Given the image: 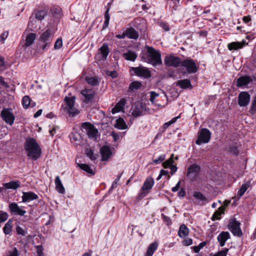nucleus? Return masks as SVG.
Returning <instances> with one entry per match:
<instances>
[{"label": "nucleus", "instance_id": "1", "mask_svg": "<svg viewBox=\"0 0 256 256\" xmlns=\"http://www.w3.org/2000/svg\"><path fill=\"white\" fill-rule=\"evenodd\" d=\"M146 51L140 54L142 60L156 66L162 64L160 53L152 46H146Z\"/></svg>", "mask_w": 256, "mask_h": 256}, {"label": "nucleus", "instance_id": "2", "mask_svg": "<svg viewBox=\"0 0 256 256\" xmlns=\"http://www.w3.org/2000/svg\"><path fill=\"white\" fill-rule=\"evenodd\" d=\"M24 149L27 152V156L33 160H37L41 156V148L34 138H28L26 139Z\"/></svg>", "mask_w": 256, "mask_h": 256}, {"label": "nucleus", "instance_id": "3", "mask_svg": "<svg viewBox=\"0 0 256 256\" xmlns=\"http://www.w3.org/2000/svg\"><path fill=\"white\" fill-rule=\"evenodd\" d=\"M53 38V34L52 30L48 29L40 36L39 41L40 45L41 46L42 51H44L46 48H48L52 42Z\"/></svg>", "mask_w": 256, "mask_h": 256}, {"label": "nucleus", "instance_id": "4", "mask_svg": "<svg viewBox=\"0 0 256 256\" xmlns=\"http://www.w3.org/2000/svg\"><path fill=\"white\" fill-rule=\"evenodd\" d=\"M154 184V180L152 177H148L144 182L142 186L140 189V191L138 198V200L142 199L149 192Z\"/></svg>", "mask_w": 256, "mask_h": 256}, {"label": "nucleus", "instance_id": "5", "mask_svg": "<svg viewBox=\"0 0 256 256\" xmlns=\"http://www.w3.org/2000/svg\"><path fill=\"white\" fill-rule=\"evenodd\" d=\"M240 223L236 220V218L230 219L228 223V229L234 236L241 237L242 232L240 228Z\"/></svg>", "mask_w": 256, "mask_h": 256}, {"label": "nucleus", "instance_id": "6", "mask_svg": "<svg viewBox=\"0 0 256 256\" xmlns=\"http://www.w3.org/2000/svg\"><path fill=\"white\" fill-rule=\"evenodd\" d=\"M81 128L83 132L86 133L89 138L96 139V136L98 131L92 124L88 122L82 123Z\"/></svg>", "mask_w": 256, "mask_h": 256}, {"label": "nucleus", "instance_id": "7", "mask_svg": "<svg viewBox=\"0 0 256 256\" xmlns=\"http://www.w3.org/2000/svg\"><path fill=\"white\" fill-rule=\"evenodd\" d=\"M210 138L211 132L210 130L206 128H202L198 133V136L196 143L198 145L206 144L209 142Z\"/></svg>", "mask_w": 256, "mask_h": 256}, {"label": "nucleus", "instance_id": "8", "mask_svg": "<svg viewBox=\"0 0 256 256\" xmlns=\"http://www.w3.org/2000/svg\"><path fill=\"white\" fill-rule=\"evenodd\" d=\"M180 66L186 69V72H184V74L186 73L194 74L198 70V67L196 66L195 62L190 58L182 61Z\"/></svg>", "mask_w": 256, "mask_h": 256}, {"label": "nucleus", "instance_id": "9", "mask_svg": "<svg viewBox=\"0 0 256 256\" xmlns=\"http://www.w3.org/2000/svg\"><path fill=\"white\" fill-rule=\"evenodd\" d=\"M75 97L72 96L68 98L66 96L64 98L65 104L64 108L66 110L70 116H74L79 113L78 110L74 106Z\"/></svg>", "mask_w": 256, "mask_h": 256}, {"label": "nucleus", "instance_id": "10", "mask_svg": "<svg viewBox=\"0 0 256 256\" xmlns=\"http://www.w3.org/2000/svg\"><path fill=\"white\" fill-rule=\"evenodd\" d=\"M0 116L6 123L12 126L14 121L15 116L12 112V109L4 108L0 112Z\"/></svg>", "mask_w": 256, "mask_h": 256}, {"label": "nucleus", "instance_id": "11", "mask_svg": "<svg viewBox=\"0 0 256 256\" xmlns=\"http://www.w3.org/2000/svg\"><path fill=\"white\" fill-rule=\"evenodd\" d=\"M80 94L82 96L81 100L82 102L88 104L92 101L94 98L96 92L92 88H85L81 91Z\"/></svg>", "mask_w": 256, "mask_h": 256}, {"label": "nucleus", "instance_id": "12", "mask_svg": "<svg viewBox=\"0 0 256 256\" xmlns=\"http://www.w3.org/2000/svg\"><path fill=\"white\" fill-rule=\"evenodd\" d=\"M200 171V166L196 164H194L188 168L186 176L192 180H195Z\"/></svg>", "mask_w": 256, "mask_h": 256}, {"label": "nucleus", "instance_id": "13", "mask_svg": "<svg viewBox=\"0 0 256 256\" xmlns=\"http://www.w3.org/2000/svg\"><path fill=\"white\" fill-rule=\"evenodd\" d=\"M164 62L165 65L167 66L178 68L180 66L182 61L179 57L170 55L165 56Z\"/></svg>", "mask_w": 256, "mask_h": 256}, {"label": "nucleus", "instance_id": "14", "mask_svg": "<svg viewBox=\"0 0 256 256\" xmlns=\"http://www.w3.org/2000/svg\"><path fill=\"white\" fill-rule=\"evenodd\" d=\"M132 70L136 76L140 77L148 78L151 76L150 71L146 67L141 66L132 67Z\"/></svg>", "mask_w": 256, "mask_h": 256}, {"label": "nucleus", "instance_id": "15", "mask_svg": "<svg viewBox=\"0 0 256 256\" xmlns=\"http://www.w3.org/2000/svg\"><path fill=\"white\" fill-rule=\"evenodd\" d=\"M146 112V106L142 102L135 103L134 107L132 110V114L134 117L144 115Z\"/></svg>", "mask_w": 256, "mask_h": 256}, {"label": "nucleus", "instance_id": "16", "mask_svg": "<svg viewBox=\"0 0 256 256\" xmlns=\"http://www.w3.org/2000/svg\"><path fill=\"white\" fill-rule=\"evenodd\" d=\"M250 96L248 92H242L238 96V104L240 106H247L250 101Z\"/></svg>", "mask_w": 256, "mask_h": 256}, {"label": "nucleus", "instance_id": "17", "mask_svg": "<svg viewBox=\"0 0 256 256\" xmlns=\"http://www.w3.org/2000/svg\"><path fill=\"white\" fill-rule=\"evenodd\" d=\"M8 208L12 214L23 216L26 213V211L21 209L16 202L9 204Z\"/></svg>", "mask_w": 256, "mask_h": 256}, {"label": "nucleus", "instance_id": "18", "mask_svg": "<svg viewBox=\"0 0 256 256\" xmlns=\"http://www.w3.org/2000/svg\"><path fill=\"white\" fill-rule=\"evenodd\" d=\"M22 194V198L23 202H28L38 198V196L32 192H23Z\"/></svg>", "mask_w": 256, "mask_h": 256}, {"label": "nucleus", "instance_id": "19", "mask_svg": "<svg viewBox=\"0 0 256 256\" xmlns=\"http://www.w3.org/2000/svg\"><path fill=\"white\" fill-rule=\"evenodd\" d=\"M100 152L102 161L108 160L112 154L110 148L107 146H102L100 149Z\"/></svg>", "mask_w": 256, "mask_h": 256}, {"label": "nucleus", "instance_id": "20", "mask_svg": "<svg viewBox=\"0 0 256 256\" xmlns=\"http://www.w3.org/2000/svg\"><path fill=\"white\" fill-rule=\"evenodd\" d=\"M230 238V234L228 232H222L218 236L217 240L220 246L222 247L224 246L226 242Z\"/></svg>", "mask_w": 256, "mask_h": 256}, {"label": "nucleus", "instance_id": "21", "mask_svg": "<svg viewBox=\"0 0 256 256\" xmlns=\"http://www.w3.org/2000/svg\"><path fill=\"white\" fill-rule=\"evenodd\" d=\"M252 81V78L250 76H242L238 78L236 80V86L241 87L248 84Z\"/></svg>", "mask_w": 256, "mask_h": 256}, {"label": "nucleus", "instance_id": "22", "mask_svg": "<svg viewBox=\"0 0 256 256\" xmlns=\"http://www.w3.org/2000/svg\"><path fill=\"white\" fill-rule=\"evenodd\" d=\"M126 100L125 98H121L120 100L116 104L115 106L112 109V112L114 114L120 111H122L126 104Z\"/></svg>", "mask_w": 256, "mask_h": 256}, {"label": "nucleus", "instance_id": "23", "mask_svg": "<svg viewBox=\"0 0 256 256\" xmlns=\"http://www.w3.org/2000/svg\"><path fill=\"white\" fill-rule=\"evenodd\" d=\"M176 86L182 89L192 88L190 81L188 79L178 80L176 82Z\"/></svg>", "mask_w": 256, "mask_h": 256}, {"label": "nucleus", "instance_id": "24", "mask_svg": "<svg viewBox=\"0 0 256 256\" xmlns=\"http://www.w3.org/2000/svg\"><path fill=\"white\" fill-rule=\"evenodd\" d=\"M125 35L130 39L136 40L138 38V32L132 27H130L126 30Z\"/></svg>", "mask_w": 256, "mask_h": 256}, {"label": "nucleus", "instance_id": "25", "mask_svg": "<svg viewBox=\"0 0 256 256\" xmlns=\"http://www.w3.org/2000/svg\"><path fill=\"white\" fill-rule=\"evenodd\" d=\"M34 14L36 20H42L47 15L48 10L46 8L37 10H35Z\"/></svg>", "mask_w": 256, "mask_h": 256}, {"label": "nucleus", "instance_id": "26", "mask_svg": "<svg viewBox=\"0 0 256 256\" xmlns=\"http://www.w3.org/2000/svg\"><path fill=\"white\" fill-rule=\"evenodd\" d=\"M127 60L134 62L138 57L136 53L134 51L128 50L122 55Z\"/></svg>", "mask_w": 256, "mask_h": 256}, {"label": "nucleus", "instance_id": "27", "mask_svg": "<svg viewBox=\"0 0 256 256\" xmlns=\"http://www.w3.org/2000/svg\"><path fill=\"white\" fill-rule=\"evenodd\" d=\"M20 182L19 180H12L8 182L4 183V186L6 189L16 190L20 187Z\"/></svg>", "mask_w": 256, "mask_h": 256}, {"label": "nucleus", "instance_id": "28", "mask_svg": "<svg viewBox=\"0 0 256 256\" xmlns=\"http://www.w3.org/2000/svg\"><path fill=\"white\" fill-rule=\"evenodd\" d=\"M36 38V34L32 32L28 34L26 36V42L24 46L27 48L31 46L34 43Z\"/></svg>", "mask_w": 256, "mask_h": 256}, {"label": "nucleus", "instance_id": "29", "mask_svg": "<svg viewBox=\"0 0 256 256\" xmlns=\"http://www.w3.org/2000/svg\"><path fill=\"white\" fill-rule=\"evenodd\" d=\"M56 188L60 194H64L65 192V189L64 187L59 176H56L55 178Z\"/></svg>", "mask_w": 256, "mask_h": 256}, {"label": "nucleus", "instance_id": "30", "mask_svg": "<svg viewBox=\"0 0 256 256\" xmlns=\"http://www.w3.org/2000/svg\"><path fill=\"white\" fill-rule=\"evenodd\" d=\"M114 126L118 130H126L128 128V126L124 119L122 118H119L116 120V122L114 124Z\"/></svg>", "mask_w": 256, "mask_h": 256}, {"label": "nucleus", "instance_id": "31", "mask_svg": "<svg viewBox=\"0 0 256 256\" xmlns=\"http://www.w3.org/2000/svg\"><path fill=\"white\" fill-rule=\"evenodd\" d=\"M189 234V230L186 227V226L182 224L179 228V230L178 232V234L180 237L182 238H185L186 236H188Z\"/></svg>", "mask_w": 256, "mask_h": 256}, {"label": "nucleus", "instance_id": "32", "mask_svg": "<svg viewBox=\"0 0 256 256\" xmlns=\"http://www.w3.org/2000/svg\"><path fill=\"white\" fill-rule=\"evenodd\" d=\"M70 138L72 142L76 146L80 144L82 141V137L78 133H72Z\"/></svg>", "mask_w": 256, "mask_h": 256}, {"label": "nucleus", "instance_id": "33", "mask_svg": "<svg viewBox=\"0 0 256 256\" xmlns=\"http://www.w3.org/2000/svg\"><path fill=\"white\" fill-rule=\"evenodd\" d=\"M13 220L10 219L3 228V232L5 234H10L13 227Z\"/></svg>", "mask_w": 256, "mask_h": 256}, {"label": "nucleus", "instance_id": "34", "mask_svg": "<svg viewBox=\"0 0 256 256\" xmlns=\"http://www.w3.org/2000/svg\"><path fill=\"white\" fill-rule=\"evenodd\" d=\"M158 246V244L154 242L152 243L148 248L145 256H152L156 250Z\"/></svg>", "mask_w": 256, "mask_h": 256}, {"label": "nucleus", "instance_id": "35", "mask_svg": "<svg viewBox=\"0 0 256 256\" xmlns=\"http://www.w3.org/2000/svg\"><path fill=\"white\" fill-rule=\"evenodd\" d=\"M245 42L244 41L242 42H232L229 44L228 46L229 50H237L238 48H242L245 44Z\"/></svg>", "mask_w": 256, "mask_h": 256}, {"label": "nucleus", "instance_id": "36", "mask_svg": "<svg viewBox=\"0 0 256 256\" xmlns=\"http://www.w3.org/2000/svg\"><path fill=\"white\" fill-rule=\"evenodd\" d=\"M78 166L82 170L86 172L88 174H90L92 175H94L95 174V172L94 170L90 167V166L87 164H78Z\"/></svg>", "mask_w": 256, "mask_h": 256}, {"label": "nucleus", "instance_id": "37", "mask_svg": "<svg viewBox=\"0 0 256 256\" xmlns=\"http://www.w3.org/2000/svg\"><path fill=\"white\" fill-rule=\"evenodd\" d=\"M224 208L223 206H220L218 210L216 211L212 218V220L213 221H214L216 220H218L220 219V216L222 214H224Z\"/></svg>", "mask_w": 256, "mask_h": 256}, {"label": "nucleus", "instance_id": "38", "mask_svg": "<svg viewBox=\"0 0 256 256\" xmlns=\"http://www.w3.org/2000/svg\"><path fill=\"white\" fill-rule=\"evenodd\" d=\"M99 50L102 55V58H106L110 52L108 44L104 43Z\"/></svg>", "mask_w": 256, "mask_h": 256}, {"label": "nucleus", "instance_id": "39", "mask_svg": "<svg viewBox=\"0 0 256 256\" xmlns=\"http://www.w3.org/2000/svg\"><path fill=\"white\" fill-rule=\"evenodd\" d=\"M228 152L234 155L238 156L239 154L238 144L234 142L230 144L228 147Z\"/></svg>", "mask_w": 256, "mask_h": 256}, {"label": "nucleus", "instance_id": "40", "mask_svg": "<svg viewBox=\"0 0 256 256\" xmlns=\"http://www.w3.org/2000/svg\"><path fill=\"white\" fill-rule=\"evenodd\" d=\"M86 156L88 157L92 160H96L98 156V154H94V150L90 148H86Z\"/></svg>", "mask_w": 256, "mask_h": 256}, {"label": "nucleus", "instance_id": "41", "mask_svg": "<svg viewBox=\"0 0 256 256\" xmlns=\"http://www.w3.org/2000/svg\"><path fill=\"white\" fill-rule=\"evenodd\" d=\"M110 8H106V10L104 13V22L102 26V29H105L108 27L109 21L110 19V16L109 14Z\"/></svg>", "mask_w": 256, "mask_h": 256}, {"label": "nucleus", "instance_id": "42", "mask_svg": "<svg viewBox=\"0 0 256 256\" xmlns=\"http://www.w3.org/2000/svg\"><path fill=\"white\" fill-rule=\"evenodd\" d=\"M142 86V83L138 81H134L131 82L129 86V90L132 91L138 90Z\"/></svg>", "mask_w": 256, "mask_h": 256}, {"label": "nucleus", "instance_id": "43", "mask_svg": "<svg viewBox=\"0 0 256 256\" xmlns=\"http://www.w3.org/2000/svg\"><path fill=\"white\" fill-rule=\"evenodd\" d=\"M250 182H248L244 184L240 190L238 191V194L239 196L241 197L242 196L244 192H246V190L248 189V187L250 186Z\"/></svg>", "mask_w": 256, "mask_h": 256}, {"label": "nucleus", "instance_id": "44", "mask_svg": "<svg viewBox=\"0 0 256 256\" xmlns=\"http://www.w3.org/2000/svg\"><path fill=\"white\" fill-rule=\"evenodd\" d=\"M194 197L196 198L197 200L202 202H206L207 198L204 196L202 193L199 192H196L193 194Z\"/></svg>", "mask_w": 256, "mask_h": 256}, {"label": "nucleus", "instance_id": "45", "mask_svg": "<svg viewBox=\"0 0 256 256\" xmlns=\"http://www.w3.org/2000/svg\"><path fill=\"white\" fill-rule=\"evenodd\" d=\"M86 80L88 83L93 86H98L99 84L98 80L96 76L88 77L86 78Z\"/></svg>", "mask_w": 256, "mask_h": 256}, {"label": "nucleus", "instance_id": "46", "mask_svg": "<svg viewBox=\"0 0 256 256\" xmlns=\"http://www.w3.org/2000/svg\"><path fill=\"white\" fill-rule=\"evenodd\" d=\"M16 232L19 235L25 236L26 234V231L24 226H22L20 224H17L16 226Z\"/></svg>", "mask_w": 256, "mask_h": 256}, {"label": "nucleus", "instance_id": "47", "mask_svg": "<svg viewBox=\"0 0 256 256\" xmlns=\"http://www.w3.org/2000/svg\"><path fill=\"white\" fill-rule=\"evenodd\" d=\"M174 154H172L169 159L167 160L162 163V166L164 168H168L170 167L174 164V161L172 158Z\"/></svg>", "mask_w": 256, "mask_h": 256}, {"label": "nucleus", "instance_id": "48", "mask_svg": "<svg viewBox=\"0 0 256 256\" xmlns=\"http://www.w3.org/2000/svg\"><path fill=\"white\" fill-rule=\"evenodd\" d=\"M22 104L25 108H27L30 105V99L29 96H26L22 98Z\"/></svg>", "mask_w": 256, "mask_h": 256}, {"label": "nucleus", "instance_id": "49", "mask_svg": "<svg viewBox=\"0 0 256 256\" xmlns=\"http://www.w3.org/2000/svg\"><path fill=\"white\" fill-rule=\"evenodd\" d=\"M20 252L16 248L14 247L10 250L7 252L5 256H19Z\"/></svg>", "mask_w": 256, "mask_h": 256}, {"label": "nucleus", "instance_id": "50", "mask_svg": "<svg viewBox=\"0 0 256 256\" xmlns=\"http://www.w3.org/2000/svg\"><path fill=\"white\" fill-rule=\"evenodd\" d=\"M180 118V116H176V117H174V118H172L170 121L168 122H165L163 126H162V128H163L165 130H166L168 126H170L171 124H174L176 122V120L179 118Z\"/></svg>", "mask_w": 256, "mask_h": 256}, {"label": "nucleus", "instance_id": "51", "mask_svg": "<svg viewBox=\"0 0 256 256\" xmlns=\"http://www.w3.org/2000/svg\"><path fill=\"white\" fill-rule=\"evenodd\" d=\"M8 217V215L7 212L0 210V223L5 222Z\"/></svg>", "mask_w": 256, "mask_h": 256}, {"label": "nucleus", "instance_id": "52", "mask_svg": "<svg viewBox=\"0 0 256 256\" xmlns=\"http://www.w3.org/2000/svg\"><path fill=\"white\" fill-rule=\"evenodd\" d=\"M8 36V32L5 31L2 33L0 35V42L2 44H4L5 40L7 38Z\"/></svg>", "mask_w": 256, "mask_h": 256}, {"label": "nucleus", "instance_id": "53", "mask_svg": "<svg viewBox=\"0 0 256 256\" xmlns=\"http://www.w3.org/2000/svg\"><path fill=\"white\" fill-rule=\"evenodd\" d=\"M248 112L252 115H254L256 114V103L254 102L253 100Z\"/></svg>", "mask_w": 256, "mask_h": 256}, {"label": "nucleus", "instance_id": "54", "mask_svg": "<svg viewBox=\"0 0 256 256\" xmlns=\"http://www.w3.org/2000/svg\"><path fill=\"white\" fill-rule=\"evenodd\" d=\"M228 250V248H226L222 250L218 251L217 253L215 254L214 256H226Z\"/></svg>", "mask_w": 256, "mask_h": 256}, {"label": "nucleus", "instance_id": "55", "mask_svg": "<svg viewBox=\"0 0 256 256\" xmlns=\"http://www.w3.org/2000/svg\"><path fill=\"white\" fill-rule=\"evenodd\" d=\"M62 45V38H58L54 44V48L56 50L59 49L61 48Z\"/></svg>", "mask_w": 256, "mask_h": 256}, {"label": "nucleus", "instance_id": "56", "mask_svg": "<svg viewBox=\"0 0 256 256\" xmlns=\"http://www.w3.org/2000/svg\"><path fill=\"white\" fill-rule=\"evenodd\" d=\"M106 74L108 76H111L112 78H115L117 77V76H118V74L116 70H113V71L107 70L106 72Z\"/></svg>", "mask_w": 256, "mask_h": 256}, {"label": "nucleus", "instance_id": "57", "mask_svg": "<svg viewBox=\"0 0 256 256\" xmlns=\"http://www.w3.org/2000/svg\"><path fill=\"white\" fill-rule=\"evenodd\" d=\"M165 159V155L162 154L160 156L158 159L153 160V162L154 164H158L162 162Z\"/></svg>", "mask_w": 256, "mask_h": 256}, {"label": "nucleus", "instance_id": "58", "mask_svg": "<svg viewBox=\"0 0 256 256\" xmlns=\"http://www.w3.org/2000/svg\"><path fill=\"white\" fill-rule=\"evenodd\" d=\"M150 101L154 104V98L158 96V94L156 93L155 92L152 91L150 92Z\"/></svg>", "mask_w": 256, "mask_h": 256}, {"label": "nucleus", "instance_id": "59", "mask_svg": "<svg viewBox=\"0 0 256 256\" xmlns=\"http://www.w3.org/2000/svg\"><path fill=\"white\" fill-rule=\"evenodd\" d=\"M192 244V238H188L184 240L183 244L185 246H189Z\"/></svg>", "mask_w": 256, "mask_h": 256}, {"label": "nucleus", "instance_id": "60", "mask_svg": "<svg viewBox=\"0 0 256 256\" xmlns=\"http://www.w3.org/2000/svg\"><path fill=\"white\" fill-rule=\"evenodd\" d=\"M0 84L6 88H9V85L4 81V79L2 76H0Z\"/></svg>", "mask_w": 256, "mask_h": 256}, {"label": "nucleus", "instance_id": "61", "mask_svg": "<svg viewBox=\"0 0 256 256\" xmlns=\"http://www.w3.org/2000/svg\"><path fill=\"white\" fill-rule=\"evenodd\" d=\"M36 252L38 254V256H42V250L43 248L42 246H36Z\"/></svg>", "mask_w": 256, "mask_h": 256}, {"label": "nucleus", "instance_id": "62", "mask_svg": "<svg viewBox=\"0 0 256 256\" xmlns=\"http://www.w3.org/2000/svg\"><path fill=\"white\" fill-rule=\"evenodd\" d=\"M110 135L112 136L114 142L117 141L120 138V135L114 131L112 132Z\"/></svg>", "mask_w": 256, "mask_h": 256}, {"label": "nucleus", "instance_id": "63", "mask_svg": "<svg viewBox=\"0 0 256 256\" xmlns=\"http://www.w3.org/2000/svg\"><path fill=\"white\" fill-rule=\"evenodd\" d=\"M162 218L164 222H166L168 224H169L171 222V220L170 218L166 216H165L164 214H162Z\"/></svg>", "mask_w": 256, "mask_h": 256}, {"label": "nucleus", "instance_id": "64", "mask_svg": "<svg viewBox=\"0 0 256 256\" xmlns=\"http://www.w3.org/2000/svg\"><path fill=\"white\" fill-rule=\"evenodd\" d=\"M160 26L166 31H168L170 30L169 26L166 23H160Z\"/></svg>", "mask_w": 256, "mask_h": 256}]
</instances>
